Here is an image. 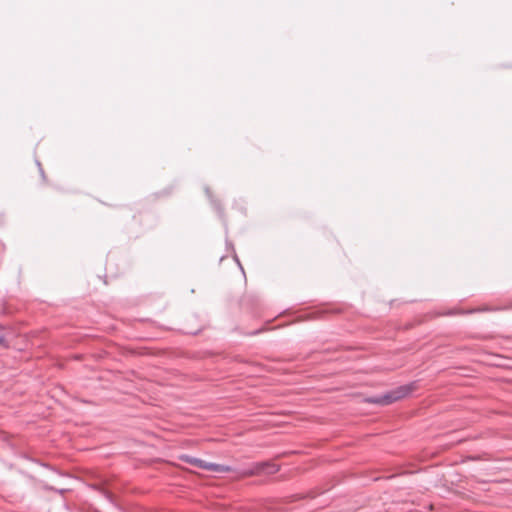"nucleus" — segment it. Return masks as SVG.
I'll return each mask as SVG.
<instances>
[{
  "mask_svg": "<svg viewBox=\"0 0 512 512\" xmlns=\"http://www.w3.org/2000/svg\"><path fill=\"white\" fill-rule=\"evenodd\" d=\"M410 386H402L397 388L394 391H391L381 397L372 398L369 401L372 403H378V404H390L392 402H395L405 396H407L411 392Z\"/></svg>",
  "mask_w": 512,
  "mask_h": 512,
  "instance_id": "f03ea898",
  "label": "nucleus"
},
{
  "mask_svg": "<svg viewBox=\"0 0 512 512\" xmlns=\"http://www.w3.org/2000/svg\"><path fill=\"white\" fill-rule=\"evenodd\" d=\"M182 459L186 463H189L195 467H198L200 469H204L207 471H211V472L226 473V472L231 471V467H229V466L207 462L202 459L191 457V456H184Z\"/></svg>",
  "mask_w": 512,
  "mask_h": 512,
  "instance_id": "f257e3e1",
  "label": "nucleus"
},
{
  "mask_svg": "<svg viewBox=\"0 0 512 512\" xmlns=\"http://www.w3.org/2000/svg\"><path fill=\"white\" fill-rule=\"evenodd\" d=\"M277 471H278V466L276 464L262 462V463H258L255 466V469L253 471H251V474L262 473V472H265L268 474H273V473H276Z\"/></svg>",
  "mask_w": 512,
  "mask_h": 512,
  "instance_id": "7ed1b4c3",
  "label": "nucleus"
},
{
  "mask_svg": "<svg viewBox=\"0 0 512 512\" xmlns=\"http://www.w3.org/2000/svg\"><path fill=\"white\" fill-rule=\"evenodd\" d=\"M4 342L3 337H0V345Z\"/></svg>",
  "mask_w": 512,
  "mask_h": 512,
  "instance_id": "20e7f679",
  "label": "nucleus"
}]
</instances>
